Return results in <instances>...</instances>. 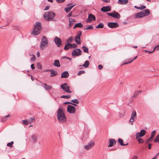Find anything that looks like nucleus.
I'll return each mask as SVG.
<instances>
[{
    "mask_svg": "<svg viewBox=\"0 0 159 159\" xmlns=\"http://www.w3.org/2000/svg\"><path fill=\"white\" fill-rule=\"evenodd\" d=\"M143 13L142 11L137 13L135 16V17L136 18H141L142 17H143Z\"/></svg>",
    "mask_w": 159,
    "mask_h": 159,
    "instance_id": "nucleus-20",
    "label": "nucleus"
},
{
    "mask_svg": "<svg viewBox=\"0 0 159 159\" xmlns=\"http://www.w3.org/2000/svg\"><path fill=\"white\" fill-rule=\"evenodd\" d=\"M31 137L32 139V141L34 143L37 142V140L38 139V135L36 134H32L31 136Z\"/></svg>",
    "mask_w": 159,
    "mask_h": 159,
    "instance_id": "nucleus-17",
    "label": "nucleus"
},
{
    "mask_svg": "<svg viewBox=\"0 0 159 159\" xmlns=\"http://www.w3.org/2000/svg\"><path fill=\"white\" fill-rule=\"evenodd\" d=\"M71 102H72L73 103L78 104L79 103V101L77 99H72L71 100Z\"/></svg>",
    "mask_w": 159,
    "mask_h": 159,
    "instance_id": "nucleus-35",
    "label": "nucleus"
},
{
    "mask_svg": "<svg viewBox=\"0 0 159 159\" xmlns=\"http://www.w3.org/2000/svg\"><path fill=\"white\" fill-rule=\"evenodd\" d=\"M137 140L139 141V143H143V139L141 138H139L137 139Z\"/></svg>",
    "mask_w": 159,
    "mask_h": 159,
    "instance_id": "nucleus-46",
    "label": "nucleus"
},
{
    "mask_svg": "<svg viewBox=\"0 0 159 159\" xmlns=\"http://www.w3.org/2000/svg\"><path fill=\"white\" fill-rule=\"evenodd\" d=\"M138 157L136 156H134L132 159H138Z\"/></svg>",
    "mask_w": 159,
    "mask_h": 159,
    "instance_id": "nucleus-64",
    "label": "nucleus"
},
{
    "mask_svg": "<svg viewBox=\"0 0 159 159\" xmlns=\"http://www.w3.org/2000/svg\"><path fill=\"white\" fill-rule=\"evenodd\" d=\"M69 76V74L67 71H65L62 72L61 74V78H66Z\"/></svg>",
    "mask_w": 159,
    "mask_h": 159,
    "instance_id": "nucleus-16",
    "label": "nucleus"
},
{
    "mask_svg": "<svg viewBox=\"0 0 159 159\" xmlns=\"http://www.w3.org/2000/svg\"><path fill=\"white\" fill-rule=\"evenodd\" d=\"M67 111L70 113L74 114L75 111V108L72 105H69L67 107Z\"/></svg>",
    "mask_w": 159,
    "mask_h": 159,
    "instance_id": "nucleus-10",
    "label": "nucleus"
},
{
    "mask_svg": "<svg viewBox=\"0 0 159 159\" xmlns=\"http://www.w3.org/2000/svg\"><path fill=\"white\" fill-rule=\"evenodd\" d=\"M108 27L111 28H114L119 27V24L117 22H109L107 24Z\"/></svg>",
    "mask_w": 159,
    "mask_h": 159,
    "instance_id": "nucleus-12",
    "label": "nucleus"
},
{
    "mask_svg": "<svg viewBox=\"0 0 159 159\" xmlns=\"http://www.w3.org/2000/svg\"><path fill=\"white\" fill-rule=\"evenodd\" d=\"M69 26L70 28L71 27V26L74 24V23L75 22V20L74 19H72V18H69Z\"/></svg>",
    "mask_w": 159,
    "mask_h": 159,
    "instance_id": "nucleus-23",
    "label": "nucleus"
},
{
    "mask_svg": "<svg viewBox=\"0 0 159 159\" xmlns=\"http://www.w3.org/2000/svg\"><path fill=\"white\" fill-rule=\"evenodd\" d=\"M156 133V131L155 130H153L151 134V137L152 138H153V136L155 135Z\"/></svg>",
    "mask_w": 159,
    "mask_h": 159,
    "instance_id": "nucleus-45",
    "label": "nucleus"
},
{
    "mask_svg": "<svg viewBox=\"0 0 159 159\" xmlns=\"http://www.w3.org/2000/svg\"><path fill=\"white\" fill-rule=\"evenodd\" d=\"M152 144L151 143H149L148 144V148L149 149H150L151 148V146Z\"/></svg>",
    "mask_w": 159,
    "mask_h": 159,
    "instance_id": "nucleus-62",
    "label": "nucleus"
},
{
    "mask_svg": "<svg viewBox=\"0 0 159 159\" xmlns=\"http://www.w3.org/2000/svg\"><path fill=\"white\" fill-rule=\"evenodd\" d=\"M141 92V91H137V92H135L134 93L133 96V97H136L139 93H140V92Z\"/></svg>",
    "mask_w": 159,
    "mask_h": 159,
    "instance_id": "nucleus-40",
    "label": "nucleus"
},
{
    "mask_svg": "<svg viewBox=\"0 0 159 159\" xmlns=\"http://www.w3.org/2000/svg\"><path fill=\"white\" fill-rule=\"evenodd\" d=\"M72 14V12L71 11H70L67 15V16L68 17H70Z\"/></svg>",
    "mask_w": 159,
    "mask_h": 159,
    "instance_id": "nucleus-57",
    "label": "nucleus"
},
{
    "mask_svg": "<svg viewBox=\"0 0 159 159\" xmlns=\"http://www.w3.org/2000/svg\"><path fill=\"white\" fill-rule=\"evenodd\" d=\"M144 17L148 16L150 14V11L149 9H146L142 11Z\"/></svg>",
    "mask_w": 159,
    "mask_h": 159,
    "instance_id": "nucleus-19",
    "label": "nucleus"
},
{
    "mask_svg": "<svg viewBox=\"0 0 159 159\" xmlns=\"http://www.w3.org/2000/svg\"><path fill=\"white\" fill-rule=\"evenodd\" d=\"M107 14L113 18H120V14L118 12L114 11L113 12L111 13H107Z\"/></svg>",
    "mask_w": 159,
    "mask_h": 159,
    "instance_id": "nucleus-8",
    "label": "nucleus"
},
{
    "mask_svg": "<svg viewBox=\"0 0 159 159\" xmlns=\"http://www.w3.org/2000/svg\"><path fill=\"white\" fill-rule=\"evenodd\" d=\"M57 119L61 122L64 123L66 121V119L63 111L61 108L57 110Z\"/></svg>",
    "mask_w": 159,
    "mask_h": 159,
    "instance_id": "nucleus-1",
    "label": "nucleus"
},
{
    "mask_svg": "<svg viewBox=\"0 0 159 159\" xmlns=\"http://www.w3.org/2000/svg\"><path fill=\"white\" fill-rule=\"evenodd\" d=\"M135 136L137 138V137H141L143 136V135H142L140 133L137 132L135 134Z\"/></svg>",
    "mask_w": 159,
    "mask_h": 159,
    "instance_id": "nucleus-39",
    "label": "nucleus"
},
{
    "mask_svg": "<svg viewBox=\"0 0 159 159\" xmlns=\"http://www.w3.org/2000/svg\"><path fill=\"white\" fill-rule=\"evenodd\" d=\"M53 65L55 66L58 67H60L61 66L59 61L58 60H55L53 63Z\"/></svg>",
    "mask_w": 159,
    "mask_h": 159,
    "instance_id": "nucleus-21",
    "label": "nucleus"
},
{
    "mask_svg": "<svg viewBox=\"0 0 159 159\" xmlns=\"http://www.w3.org/2000/svg\"><path fill=\"white\" fill-rule=\"evenodd\" d=\"M75 42L76 43L78 44H80L81 43V42H80V41H81V39H80H80H78L77 37H75Z\"/></svg>",
    "mask_w": 159,
    "mask_h": 159,
    "instance_id": "nucleus-31",
    "label": "nucleus"
},
{
    "mask_svg": "<svg viewBox=\"0 0 159 159\" xmlns=\"http://www.w3.org/2000/svg\"><path fill=\"white\" fill-rule=\"evenodd\" d=\"M28 120V122L29 124L33 122V121H35V118L34 117H31L30 118L27 120Z\"/></svg>",
    "mask_w": 159,
    "mask_h": 159,
    "instance_id": "nucleus-28",
    "label": "nucleus"
},
{
    "mask_svg": "<svg viewBox=\"0 0 159 159\" xmlns=\"http://www.w3.org/2000/svg\"><path fill=\"white\" fill-rule=\"evenodd\" d=\"M83 51L84 52L88 53L89 52V49L85 46H84L82 47Z\"/></svg>",
    "mask_w": 159,
    "mask_h": 159,
    "instance_id": "nucleus-30",
    "label": "nucleus"
},
{
    "mask_svg": "<svg viewBox=\"0 0 159 159\" xmlns=\"http://www.w3.org/2000/svg\"><path fill=\"white\" fill-rule=\"evenodd\" d=\"M35 59V55H33V57H32L31 59L30 60L31 61H34Z\"/></svg>",
    "mask_w": 159,
    "mask_h": 159,
    "instance_id": "nucleus-52",
    "label": "nucleus"
},
{
    "mask_svg": "<svg viewBox=\"0 0 159 159\" xmlns=\"http://www.w3.org/2000/svg\"><path fill=\"white\" fill-rule=\"evenodd\" d=\"M51 74L50 76L51 77H53L56 76L57 74V72L53 69H51Z\"/></svg>",
    "mask_w": 159,
    "mask_h": 159,
    "instance_id": "nucleus-24",
    "label": "nucleus"
},
{
    "mask_svg": "<svg viewBox=\"0 0 159 159\" xmlns=\"http://www.w3.org/2000/svg\"><path fill=\"white\" fill-rule=\"evenodd\" d=\"M136 119V113L135 111H133L131 114L130 119L129 120V122L131 125L133 124L134 121Z\"/></svg>",
    "mask_w": 159,
    "mask_h": 159,
    "instance_id": "nucleus-7",
    "label": "nucleus"
},
{
    "mask_svg": "<svg viewBox=\"0 0 159 159\" xmlns=\"http://www.w3.org/2000/svg\"><path fill=\"white\" fill-rule=\"evenodd\" d=\"M45 89L47 90H49L52 89V87L51 86H47L46 87H44Z\"/></svg>",
    "mask_w": 159,
    "mask_h": 159,
    "instance_id": "nucleus-44",
    "label": "nucleus"
},
{
    "mask_svg": "<svg viewBox=\"0 0 159 159\" xmlns=\"http://www.w3.org/2000/svg\"><path fill=\"white\" fill-rule=\"evenodd\" d=\"M70 97H71V96L69 95H63L61 97V98H62L68 99V98H70Z\"/></svg>",
    "mask_w": 159,
    "mask_h": 159,
    "instance_id": "nucleus-37",
    "label": "nucleus"
},
{
    "mask_svg": "<svg viewBox=\"0 0 159 159\" xmlns=\"http://www.w3.org/2000/svg\"><path fill=\"white\" fill-rule=\"evenodd\" d=\"M93 25H92L90 26H88L86 28H84V30H89V29L92 30V29H93Z\"/></svg>",
    "mask_w": 159,
    "mask_h": 159,
    "instance_id": "nucleus-36",
    "label": "nucleus"
},
{
    "mask_svg": "<svg viewBox=\"0 0 159 159\" xmlns=\"http://www.w3.org/2000/svg\"><path fill=\"white\" fill-rule=\"evenodd\" d=\"M42 28L41 24L39 22H36L34 24V27L33 31V34L35 35L38 34L40 32Z\"/></svg>",
    "mask_w": 159,
    "mask_h": 159,
    "instance_id": "nucleus-4",
    "label": "nucleus"
},
{
    "mask_svg": "<svg viewBox=\"0 0 159 159\" xmlns=\"http://www.w3.org/2000/svg\"><path fill=\"white\" fill-rule=\"evenodd\" d=\"M34 64H32L31 65V68L33 70L34 69H35V67L34 66Z\"/></svg>",
    "mask_w": 159,
    "mask_h": 159,
    "instance_id": "nucleus-59",
    "label": "nucleus"
},
{
    "mask_svg": "<svg viewBox=\"0 0 159 159\" xmlns=\"http://www.w3.org/2000/svg\"><path fill=\"white\" fill-rule=\"evenodd\" d=\"M89 61L88 60H87L85 61L84 64H83L82 66L86 68L89 66Z\"/></svg>",
    "mask_w": 159,
    "mask_h": 159,
    "instance_id": "nucleus-27",
    "label": "nucleus"
},
{
    "mask_svg": "<svg viewBox=\"0 0 159 159\" xmlns=\"http://www.w3.org/2000/svg\"><path fill=\"white\" fill-rule=\"evenodd\" d=\"M61 89L65 92L67 93H71L72 91L70 89V87L67 83H64L60 85Z\"/></svg>",
    "mask_w": 159,
    "mask_h": 159,
    "instance_id": "nucleus-5",
    "label": "nucleus"
},
{
    "mask_svg": "<svg viewBox=\"0 0 159 159\" xmlns=\"http://www.w3.org/2000/svg\"><path fill=\"white\" fill-rule=\"evenodd\" d=\"M22 123L24 125H27L29 124L27 120H22Z\"/></svg>",
    "mask_w": 159,
    "mask_h": 159,
    "instance_id": "nucleus-32",
    "label": "nucleus"
},
{
    "mask_svg": "<svg viewBox=\"0 0 159 159\" xmlns=\"http://www.w3.org/2000/svg\"><path fill=\"white\" fill-rule=\"evenodd\" d=\"M65 0H56V2L58 3L63 2Z\"/></svg>",
    "mask_w": 159,
    "mask_h": 159,
    "instance_id": "nucleus-47",
    "label": "nucleus"
},
{
    "mask_svg": "<svg viewBox=\"0 0 159 159\" xmlns=\"http://www.w3.org/2000/svg\"><path fill=\"white\" fill-rule=\"evenodd\" d=\"M73 40V38L72 37H70L67 40V42H72V41Z\"/></svg>",
    "mask_w": 159,
    "mask_h": 159,
    "instance_id": "nucleus-43",
    "label": "nucleus"
},
{
    "mask_svg": "<svg viewBox=\"0 0 159 159\" xmlns=\"http://www.w3.org/2000/svg\"><path fill=\"white\" fill-rule=\"evenodd\" d=\"M83 25L80 22L77 23L75 24L73 27V29H75L76 27L82 28L83 27Z\"/></svg>",
    "mask_w": 159,
    "mask_h": 159,
    "instance_id": "nucleus-25",
    "label": "nucleus"
},
{
    "mask_svg": "<svg viewBox=\"0 0 159 159\" xmlns=\"http://www.w3.org/2000/svg\"><path fill=\"white\" fill-rule=\"evenodd\" d=\"M72 5V3H69L67 4V7L69 6L68 7H66L64 8V10L66 11V13H68L72 9V8L75 6V5Z\"/></svg>",
    "mask_w": 159,
    "mask_h": 159,
    "instance_id": "nucleus-14",
    "label": "nucleus"
},
{
    "mask_svg": "<svg viewBox=\"0 0 159 159\" xmlns=\"http://www.w3.org/2000/svg\"><path fill=\"white\" fill-rule=\"evenodd\" d=\"M63 104H72V103H71L70 102H65Z\"/></svg>",
    "mask_w": 159,
    "mask_h": 159,
    "instance_id": "nucleus-61",
    "label": "nucleus"
},
{
    "mask_svg": "<svg viewBox=\"0 0 159 159\" xmlns=\"http://www.w3.org/2000/svg\"><path fill=\"white\" fill-rule=\"evenodd\" d=\"M55 13L52 11H49L46 12L43 15L44 19L48 21L54 20L53 18L55 16Z\"/></svg>",
    "mask_w": 159,
    "mask_h": 159,
    "instance_id": "nucleus-3",
    "label": "nucleus"
},
{
    "mask_svg": "<svg viewBox=\"0 0 159 159\" xmlns=\"http://www.w3.org/2000/svg\"><path fill=\"white\" fill-rule=\"evenodd\" d=\"M82 34V32L81 31H79L77 33V36L76 37H77V38L79 39H80V36Z\"/></svg>",
    "mask_w": 159,
    "mask_h": 159,
    "instance_id": "nucleus-34",
    "label": "nucleus"
},
{
    "mask_svg": "<svg viewBox=\"0 0 159 159\" xmlns=\"http://www.w3.org/2000/svg\"><path fill=\"white\" fill-rule=\"evenodd\" d=\"M103 67V66L101 65H99L98 66V68L99 70H101Z\"/></svg>",
    "mask_w": 159,
    "mask_h": 159,
    "instance_id": "nucleus-54",
    "label": "nucleus"
},
{
    "mask_svg": "<svg viewBox=\"0 0 159 159\" xmlns=\"http://www.w3.org/2000/svg\"><path fill=\"white\" fill-rule=\"evenodd\" d=\"M72 44L69 42L67 44L65 45L64 49L65 50H68L70 48H72Z\"/></svg>",
    "mask_w": 159,
    "mask_h": 159,
    "instance_id": "nucleus-22",
    "label": "nucleus"
},
{
    "mask_svg": "<svg viewBox=\"0 0 159 159\" xmlns=\"http://www.w3.org/2000/svg\"><path fill=\"white\" fill-rule=\"evenodd\" d=\"M82 52L79 48H75L72 52V55L74 57L79 56L81 55Z\"/></svg>",
    "mask_w": 159,
    "mask_h": 159,
    "instance_id": "nucleus-6",
    "label": "nucleus"
},
{
    "mask_svg": "<svg viewBox=\"0 0 159 159\" xmlns=\"http://www.w3.org/2000/svg\"><path fill=\"white\" fill-rule=\"evenodd\" d=\"M14 143L13 141H11L10 143H9L7 144V146L8 147H9L10 148L12 147L13 146V144Z\"/></svg>",
    "mask_w": 159,
    "mask_h": 159,
    "instance_id": "nucleus-38",
    "label": "nucleus"
},
{
    "mask_svg": "<svg viewBox=\"0 0 159 159\" xmlns=\"http://www.w3.org/2000/svg\"><path fill=\"white\" fill-rule=\"evenodd\" d=\"M109 144L108 146V147H111L114 145L116 143V141L114 139H109Z\"/></svg>",
    "mask_w": 159,
    "mask_h": 159,
    "instance_id": "nucleus-18",
    "label": "nucleus"
},
{
    "mask_svg": "<svg viewBox=\"0 0 159 159\" xmlns=\"http://www.w3.org/2000/svg\"><path fill=\"white\" fill-rule=\"evenodd\" d=\"M96 20L95 16L91 14H90L86 20L87 23H90L93 21H95Z\"/></svg>",
    "mask_w": 159,
    "mask_h": 159,
    "instance_id": "nucleus-11",
    "label": "nucleus"
},
{
    "mask_svg": "<svg viewBox=\"0 0 159 159\" xmlns=\"http://www.w3.org/2000/svg\"><path fill=\"white\" fill-rule=\"evenodd\" d=\"M118 3L120 4L123 5V0H118Z\"/></svg>",
    "mask_w": 159,
    "mask_h": 159,
    "instance_id": "nucleus-51",
    "label": "nucleus"
},
{
    "mask_svg": "<svg viewBox=\"0 0 159 159\" xmlns=\"http://www.w3.org/2000/svg\"><path fill=\"white\" fill-rule=\"evenodd\" d=\"M158 136H156V138L154 140V142H157L159 141V139H158Z\"/></svg>",
    "mask_w": 159,
    "mask_h": 159,
    "instance_id": "nucleus-53",
    "label": "nucleus"
},
{
    "mask_svg": "<svg viewBox=\"0 0 159 159\" xmlns=\"http://www.w3.org/2000/svg\"><path fill=\"white\" fill-rule=\"evenodd\" d=\"M104 25L103 23H100L98 25L96 26V28H103L104 27Z\"/></svg>",
    "mask_w": 159,
    "mask_h": 159,
    "instance_id": "nucleus-29",
    "label": "nucleus"
},
{
    "mask_svg": "<svg viewBox=\"0 0 159 159\" xmlns=\"http://www.w3.org/2000/svg\"><path fill=\"white\" fill-rule=\"evenodd\" d=\"M62 58H65V59H69V60H71V59L68 57H66V56H64Z\"/></svg>",
    "mask_w": 159,
    "mask_h": 159,
    "instance_id": "nucleus-60",
    "label": "nucleus"
},
{
    "mask_svg": "<svg viewBox=\"0 0 159 159\" xmlns=\"http://www.w3.org/2000/svg\"><path fill=\"white\" fill-rule=\"evenodd\" d=\"M155 48H157V50L159 51V44L155 46Z\"/></svg>",
    "mask_w": 159,
    "mask_h": 159,
    "instance_id": "nucleus-63",
    "label": "nucleus"
},
{
    "mask_svg": "<svg viewBox=\"0 0 159 159\" xmlns=\"http://www.w3.org/2000/svg\"><path fill=\"white\" fill-rule=\"evenodd\" d=\"M140 133L143 136L146 134V131L142 129L140 131Z\"/></svg>",
    "mask_w": 159,
    "mask_h": 159,
    "instance_id": "nucleus-42",
    "label": "nucleus"
},
{
    "mask_svg": "<svg viewBox=\"0 0 159 159\" xmlns=\"http://www.w3.org/2000/svg\"><path fill=\"white\" fill-rule=\"evenodd\" d=\"M118 141L119 143L120 144L121 146H125L127 145L128 143H127L126 144H125L123 143V140L120 138L118 139Z\"/></svg>",
    "mask_w": 159,
    "mask_h": 159,
    "instance_id": "nucleus-26",
    "label": "nucleus"
},
{
    "mask_svg": "<svg viewBox=\"0 0 159 159\" xmlns=\"http://www.w3.org/2000/svg\"><path fill=\"white\" fill-rule=\"evenodd\" d=\"M48 45V41L47 38L45 36H43L42 37L40 44V48L43 50L45 49Z\"/></svg>",
    "mask_w": 159,
    "mask_h": 159,
    "instance_id": "nucleus-2",
    "label": "nucleus"
},
{
    "mask_svg": "<svg viewBox=\"0 0 159 159\" xmlns=\"http://www.w3.org/2000/svg\"><path fill=\"white\" fill-rule=\"evenodd\" d=\"M54 41L57 47L59 48L62 45L61 39L57 37H55Z\"/></svg>",
    "mask_w": 159,
    "mask_h": 159,
    "instance_id": "nucleus-9",
    "label": "nucleus"
},
{
    "mask_svg": "<svg viewBox=\"0 0 159 159\" xmlns=\"http://www.w3.org/2000/svg\"><path fill=\"white\" fill-rule=\"evenodd\" d=\"M123 5L126 4L128 2V0H123Z\"/></svg>",
    "mask_w": 159,
    "mask_h": 159,
    "instance_id": "nucleus-48",
    "label": "nucleus"
},
{
    "mask_svg": "<svg viewBox=\"0 0 159 159\" xmlns=\"http://www.w3.org/2000/svg\"><path fill=\"white\" fill-rule=\"evenodd\" d=\"M94 144L93 141H91L88 143L87 145L84 146V148L86 150H89L93 147Z\"/></svg>",
    "mask_w": 159,
    "mask_h": 159,
    "instance_id": "nucleus-13",
    "label": "nucleus"
},
{
    "mask_svg": "<svg viewBox=\"0 0 159 159\" xmlns=\"http://www.w3.org/2000/svg\"><path fill=\"white\" fill-rule=\"evenodd\" d=\"M101 11L103 12H106L110 11L111 10V7L109 6L103 7L101 9Z\"/></svg>",
    "mask_w": 159,
    "mask_h": 159,
    "instance_id": "nucleus-15",
    "label": "nucleus"
},
{
    "mask_svg": "<svg viewBox=\"0 0 159 159\" xmlns=\"http://www.w3.org/2000/svg\"><path fill=\"white\" fill-rule=\"evenodd\" d=\"M10 116L9 115L5 116L4 117H3L2 119V122H4L7 120V118L10 117Z\"/></svg>",
    "mask_w": 159,
    "mask_h": 159,
    "instance_id": "nucleus-33",
    "label": "nucleus"
},
{
    "mask_svg": "<svg viewBox=\"0 0 159 159\" xmlns=\"http://www.w3.org/2000/svg\"><path fill=\"white\" fill-rule=\"evenodd\" d=\"M132 62V61H129L128 62H125L123 64H122V65H126V64H128L129 63H131Z\"/></svg>",
    "mask_w": 159,
    "mask_h": 159,
    "instance_id": "nucleus-55",
    "label": "nucleus"
},
{
    "mask_svg": "<svg viewBox=\"0 0 159 159\" xmlns=\"http://www.w3.org/2000/svg\"><path fill=\"white\" fill-rule=\"evenodd\" d=\"M140 7V10H142L146 8V7L144 5H142Z\"/></svg>",
    "mask_w": 159,
    "mask_h": 159,
    "instance_id": "nucleus-49",
    "label": "nucleus"
},
{
    "mask_svg": "<svg viewBox=\"0 0 159 159\" xmlns=\"http://www.w3.org/2000/svg\"><path fill=\"white\" fill-rule=\"evenodd\" d=\"M85 72V71L84 70H80L78 72L77 75H80L84 73Z\"/></svg>",
    "mask_w": 159,
    "mask_h": 159,
    "instance_id": "nucleus-41",
    "label": "nucleus"
},
{
    "mask_svg": "<svg viewBox=\"0 0 159 159\" xmlns=\"http://www.w3.org/2000/svg\"><path fill=\"white\" fill-rule=\"evenodd\" d=\"M72 48H76L78 47L77 45L75 43H74L73 44H72Z\"/></svg>",
    "mask_w": 159,
    "mask_h": 159,
    "instance_id": "nucleus-50",
    "label": "nucleus"
},
{
    "mask_svg": "<svg viewBox=\"0 0 159 159\" xmlns=\"http://www.w3.org/2000/svg\"><path fill=\"white\" fill-rule=\"evenodd\" d=\"M152 138L151 137L150 138L148 139L146 141L147 143L149 142V141H151L152 140Z\"/></svg>",
    "mask_w": 159,
    "mask_h": 159,
    "instance_id": "nucleus-56",
    "label": "nucleus"
},
{
    "mask_svg": "<svg viewBox=\"0 0 159 159\" xmlns=\"http://www.w3.org/2000/svg\"><path fill=\"white\" fill-rule=\"evenodd\" d=\"M49 8V6H47L44 8V10L46 11L48 10Z\"/></svg>",
    "mask_w": 159,
    "mask_h": 159,
    "instance_id": "nucleus-58",
    "label": "nucleus"
}]
</instances>
